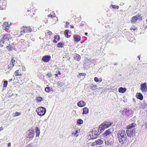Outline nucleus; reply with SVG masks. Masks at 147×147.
I'll list each match as a JSON object with an SVG mask.
<instances>
[{
	"mask_svg": "<svg viewBox=\"0 0 147 147\" xmlns=\"http://www.w3.org/2000/svg\"><path fill=\"white\" fill-rule=\"evenodd\" d=\"M116 137L118 139L119 142L121 144H125L127 141L126 133L123 130H119L118 132Z\"/></svg>",
	"mask_w": 147,
	"mask_h": 147,
	"instance_id": "1",
	"label": "nucleus"
},
{
	"mask_svg": "<svg viewBox=\"0 0 147 147\" xmlns=\"http://www.w3.org/2000/svg\"><path fill=\"white\" fill-rule=\"evenodd\" d=\"M89 133L88 137L91 139H96L100 134V132L98 131L97 128H93Z\"/></svg>",
	"mask_w": 147,
	"mask_h": 147,
	"instance_id": "2",
	"label": "nucleus"
},
{
	"mask_svg": "<svg viewBox=\"0 0 147 147\" xmlns=\"http://www.w3.org/2000/svg\"><path fill=\"white\" fill-rule=\"evenodd\" d=\"M12 38V37L11 36L10 34L5 33L3 34L2 38H0V42L1 43L4 44L5 41H9Z\"/></svg>",
	"mask_w": 147,
	"mask_h": 147,
	"instance_id": "3",
	"label": "nucleus"
},
{
	"mask_svg": "<svg viewBox=\"0 0 147 147\" xmlns=\"http://www.w3.org/2000/svg\"><path fill=\"white\" fill-rule=\"evenodd\" d=\"M32 31V28L30 27L23 26L21 28L20 33L21 35H23L26 33L31 32Z\"/></svg>",
	"mask_w": 147,
	"mask_h": 147,
	"instance_id": "4",
	"label": "nucleus"
},
{
	"mask_svg": "<svg viewBox=\"0 0 147 147\" xmlns=\"http://www.w3.org/2000/svg\"><path fill=\"white\" fill-rule=\"evenodd\" d=\"M36 111L39 115L43 116L46 113V109L43 107H40L36 109Z\"/></svg>",
	"mask_w": 147,
	"mask_h": 147,
	"instance_id": "5",
	"label": "nucleus"
},
{
	"mask_svg": "<svg viewBox=\"0 0 147 147\" xmlns=\"http://www.w3.org/2000/svg\"><path fill=\"white\" fill-rule=\"evenodd\" d=\"M26 137L29 139L32 138L34 136V133L33 130H29L26 132Z\"/></svg>",
	"mask_w": 147,
	"mask_h": 147,
	"instance_id": "6",
	"label": "nucleus"
},
{
	"mask_svg": "<svg viewBox=\"0 0 147 147\" xmlns=\"http://www.w3.org/2000/svg\"><path fill=\"white\" fill-rule=\"evenodd\" d=\"M123 113H125L127 116L131 117L133 115L132 111L129 109H125L123 111Z\"/></svg>",
	"mask_w": 147,
	"mask_h": 147,
	"instance_id": "7",
	"label": "nucleus"
},
{
	"mask_svg": "<svg viewBox=\"0 0 147 147\" xmlns=\"http://www.w3.org/2000/svg\"><path fill=\"white\" fill-rule=\"evenodd\" d=\"M114 131V128H111L109 129L104 132V133L103 134V136L104 137H106L108 135H109L112 133Z\"/></svg>",
	"mask_w": 147,
	"mask_h": 147,
	"instance_id": "8",
	"label": "nucleus"
},
{
	"mask_svg": "<svg viewBox=\"0 0 147 147\" xmlns=\"http://www.w3.org/2000/svg\"><path fill=\"white\" fill-rule=\"evenodd\" d=\"M135 130L134 129L130 130L127 129L126 131V132L127 136L131 138V137L133 136L134 134H135Z\"/></svg>",
	"mask_w": 147,
	"mask_h": 147,
	"instance_id": "9",
	"label": "nucleus"
},
{
	"mask_svg": "<svg viewBox=\"0 0 147 147\" xmlns=\"http://www.w3.org/2000/svg\"><path fill=\"white\" fill-rule=\"evenodd\" d=\"M6 1L5 0L0 1V9L3 10L5 9L6 6Z\"/></svg>",
	"mask_w": 147,
	"mask_h": 147,
	"instance_id": "10",
	"label": "nucleus"
},
{
	"mask_svg": "<svg viewBox=\"0 0 147 147\" xmlns=\"http://www.w3.org/2000/svg\"><path fill=\"white\" fill-rule=\"evenodd\" d=\"M51 58V57L50 55H45L42 57V60L45 62H47L50 60Z\"/></svg>",
	"mask_w": 147,
	"mask_h": 147,
	"instance_id": "11",
	"label": "nucleus"
},
{
	"mask_svg": "<svg viewBox=\"0 0 147 147\" xmlns=\"http://www.w3.org/2000/svg\"><path fill=\"white\" fill-rule=\"evenodd\" d=\"M6 49L8 50L9 51H12L15 49L16 48L14 45L13 43L9 44L8 46L6 47Z\"/></svg>",
	"mask_w": 147,
	"mask_h": 147,
	"instance_id": "12",
	"label": "nucleus"
},
{
	"mask_svg": "<svg viewBox=\"0 0 147 147\" xmlns=\"http://www.w3.org/2000/svg\"><path fill=\"white\" fill-rule=\"evenodd\" d=\"M141 90L143 92H146L147 91V87L146 83H144L141 85Z\"/></svg>",
	"mask_w": 147,
	"mask_h": 147,
	"instance_id": "13",
	"label": "nucleus"
},
{
	"mask_svg": "<svg viewBox=\"0 0 147 147\" xmlns=\"http://www.w3.org/2000/svg\"><path fill=\"white\" fill-rule=\"evenodd\" d=\"M104 124L103 123L101 124L99 127L98 128V131L100 132V133H102L104 130V129L106 128H105V126L104 125Z\"/></svg>",
	"mask_w": 147,
	"mask_h": 147,
	"instance_id": "14",
	"label": "nucleus"
},
{
	"mask_svg": "<svg viewBox=\"0 0 147 147\" xmlns=\"http://www.w3.org/2000/svg\"><path fill=\"white\" fill-rule=\"evenodd\" d=\"M73 129H75V131L72 132V134L73 135L75 136H78L79 135V134L80 132V130L78 128L75 129L74 128L72 129V130H73Z\"/></svg>",
	"mask_w": 147,
	"mask_h": 147,
	"instance_id": "15",
	"label": "nucleus"
},
{
	"mask_svg": "<svg viewBox=\"0 0 147 147\" xmlns=\"http://www.w3.org/2000/svg\"><path fill=\"white\" fill-rule=\"evenodd\" d=\"M77 104L79 107H83L85 106L86 103L84 101L81 100L79 102H78Z\"/></svg>",
	"mask_w": 147,
	"mask_h": 147,
	"instance_id": "16",
	"label": "nucleus"
},
{
	"mask_svg": "<svg viewBox=\"0 0 147 147\" xmlns=\"http://www.w3.org/2000/svg\"><path fill=\"white\" fill-rule=\"evenodd\" d=\"M73 58L75 60L79 61L81 59V57L79 55L75 53L74 55Z\"/></svg>",
	"mask_w": 147,
	"mask_h": 147,
	"instance_id": "17",
	"label": "nucleus"
},
{
	"mask_svg": "<svg viewBox=\"0 0 147 147\" xmlns=\"http://www.w3.org/2000/svg\"><path fill=\"white\" fill-rule=\"evenodd\" d=\"M103 123L104 124V125L105 127V128H106L109 127L112 124V123L110 121H105Z\"/></svg>",
	"mask_w": 147,
	"mask_h": 147,
	"instance_id": "18",
	"label": "nucleus"
},
{
	"mask_svg": "<svg viewBox=\"0 0 147 147\" xmlns=\"http://www.w3.org/2000/svg\"><path fill=\"white\" fill-rule=\"evenodd\" d=\"M74 41L77 42L80 41L81 39L80 36L78 35H74Z\"/></svg>",
	"mask_w": 147,
	"mask_h": 147,
	"instance_id": "19",
	"label": "nucleus"
},
{
	"mask_svg": "<svg viewBox=\"0 0 147 147\" xmlns=\"http://www.w3.org/2000/svg\"><path fill=\"white\" fill-rule=\"evenodd\" d=\"M36 133V137H38L40 134V130L37 127H36L34 129Z\"/></svg>",
	"mask_w": 147,
	"mask_h": 147,
	"instance_id": "20",
	"label": "nucleus"
},
{
	"mask_svg": "<svg viewBox=\"0 0 147 147\" xmlns=\"http://www.w3.org/2000/svg\"><path fill=\"white\" fill-rule=\"evenodd\" d=\"M136 96H137V98L140 100H143V96L142 94L140 93H138L136 94Z\"/></svg>",
	"mask_w": 147,
	"mask_h": 147,
	"instance_id": "21",
	"label": "nucleus"
},
{
	"mask_svg": "<svg viewBox=\"0 0 147 147\" xmlns=\"http://www.w3.org/2000/svg\"><path fill=\"white\" fill-rule=\"evenodd\" d=\"M57 38H57V41H59L60 39V38L59 35H55L54 36V39L53 40V42L54 43H57V41L56 40V39H57Z\"/></svg>",
	"mask_w": 147,
	"mask_h": 147,
	"instance_id": "22",
	"label": "nucleus"
},
{
	"mask_svg": "<svg viewBox=\"0 0 147 147\" xmlns=\"http://www.w3.org/2000/svg\"><path fill=\"white\" fill-rule=\"evenodd\" d=\"M136 124L135 123H132L129 124L127 126V129H128L131 130V129L135 126Z\"/></svg>",
	"mask_w": 147,
	"mask_h": 147,
	"instance_id": "23",
	"label": "nucleus"
},
{
	"mask_svg": "<svg viewBox=\"0 0 147 147\" xmlns=\"http://www.w3.org/2000/svg\"><path fill=\"white\" fill-rule=\"evenodd\" d=\"M126 90L125 88L120 87L119 89V92L123 93L125 92Z\"/></svg>",
	"mask_w": 147,
	"mask_h": 147,
	"instance_id": "24",
	"label": "nucleus"
},
{
	"mask_svg": "<svg viewBox=\"0 0 147 147\" xmlns=\"http://www.w3.org/2000/svg\"><path fill=\"white\" fill-rule=\"evenodd\" d=\"M69 30H66L64 31V34L65 36L67 38H69L70 36L68 34Z\"/></svg>",
	"mask_w": 147,
	"mask_h": 147,
	"instance_id": "25",
	"label": "nucleus"
},
{
	"mask_svg": "<svg viewBox=\"0 0 147 147\" xmlns=\"http://www.w3.org/2000/svg\"><path fill=\"white\" fill-rule=\"evenodd\" d=\"M88 111L89 110L88 109L87 107H84L83 109V112L82 114L83 115L86 114L88 113Z\"/></svg>",
	"mask_w": 147,
	"mask_h": 147,
	"instance_id": "26",
	"label": "nucleus"
},
{
	"mask_svg": "<svg viewBox=\"0 0 147 147\" xmlns=\"http://www.w3.org/2000/svg\"><path fill=\"white\" fill-rule=\"evenodd\" d=\"M64 45V43L63 42H59L57 45V46L59 48H62Z\"/></svg>",
	"mask_w": 147,
	"mask_h": 147,
	"instance_id": "27",
	"label": "nucleus"
},
{
	"mask_svg": "<svg viewBox=\"0 0 147 147\" xmlns=\"http://www.w3.org/2000/svg\"><path fill=\"white\" fill-rule=\"evenodd\" d=\"M42 98L41 97H36V99L37 102H40L42 100Z\"/></svg>",
	"mask_w": 147,
	"mask_h": 147,
	"instance_id": "28",
	"label": "nucleus"
},
{
	"mask_svg": "<svg viewBox=\"0 0 147 147\" xmlns=\"http://www.w3.org/2000/svg\"><path fill=\"white\" fill-rule=\"evenodd\" d=\"M90 88L92 90H95L97 88V86L94 85L93 84H91L90 86Z\"/></svg>",
	"mask_w": 147,
	"mask_h": 147,
	"instance_id": "29",
	"label": "nucleus"
},
{
	"mask_svg": "<svg viewBox=\"0 0 147 147\" xmlns=\"http://www.w3.org/2000/svg\"><path fill=\"white\" fill-rule=\"evenodd\" d=\"M138 20L137 17L136 16H133L131 20L132 22L135 23Z\"/></svg>",
	"mask_w": 147,
	"mask_h": 147,
	"instance_id": "30",
	"label": "nucleus"
},
{
	"mask_svg": "<svg viewBox=\"0 0 147 147\" xmlns=\"http://www.w3.org/2000/svg\"><path fill=\"white\" fill-rule=\"evenodd\" d=\"M147 107V103H145V102H144L141 104V107L142 109H144Z\"/></svg>",
	"mask_w": 147,
	"mask_h": 147,
	"instance_id": "31",
	"label": "nucleus"
},
{
	"mask_svg": "<svg viewBox=\"0 0 147 147\" xmlns=\"http://www.w3.org/2000/svg\"><path fill=\"white\" fill-rule=\"evenodd\" d=\"M58 86L60 87L64 85L65 84L64 82L62 81H59L57 82Z\"/></svg>",
	"mask_w": 147,
	"mask_h": 147,
	"instance_id": "32",
	"label": "nucleus"
},
{
	"mask_svg": "<svg viewBox=\"0 0 147 147\" xmlns=\"http://www.w3.org/2000/svg\"><path fill=\"white\" fill-rule=\"evenodd\" d=\"M3 26H5V29H7V28H9V26L8 24V23L7 22H5L4 23L3 25Z\"/></svg>",
	"mask_w": 147,
	"mask_h": 147,
	"instance_id": "33",
	"label": "nucleus"
},
{
	"mask_svg": "<svg viewBox=\"0 0 147 147\" xmlns=\"http://www.w3.org/2000/svg\"><path fill=\"white\" fill-rule=\"evenodd\" d=\"M52 89V88H51L50 87H47L45 88V90L46 92H49L51 91V89Z\"/></svg>",
	"mask_w": 147,
	"mask_h": 147,
	"instance_id": "34",
	"label": "nucleus"
},
{
	"mask_svg": "<svg viewBox=\"0 0 147 147\" xmlns=\"http://www.w3.org/2000/svg\"><path fill=\"white\" fill-rule=\"evenodd\" d=\"M96 143L97 144H101L103 143V141L101 140L98 139L96 141Z\"/></svg>",
	"mask_w": 147,
	"mask_h": 147,
	"instance_id": "35",
	"label": "nucleus"
},
{
	"mask_svg": "<svg viewBox=\"0 0 147 147\" xmlns=\"http://www.w3.org/2000/svg\"><path fill=\"white\" fill-rule=\"evenodd\" d=\"M14 65L13 64H11V63H10L8 65V69H9L10 70L12 69Z\"/></svg>",
	"mask_w": 147,
	"mask_h": 147,
	"instance_id": "36",
	"label": "nucleus"
},
{
	"mask_svg": "<svg viewBox=\"0 0 147 147\" xmlns=\"http://www.w3.org/2000/svg\"><path fill=\"white\" fill-rule=\"evenodd\" d=\"M105 144L107 145V146H110L111 144V142H109L108 140H105Z\"/></svg>",
	"mask_w": 147,
	"mask_h": 147,
	"instance_id": "37",
	"label": "nucleus"
},
{
	"mask_svg": "<svg viewBox=\"0 0 147 147\" xmlns=\"http://www.w3.org/2000/svg\"><path fill=\"white\" fill-rule=\"evenodd\" d=\"M110 7L111 8H113V9H118L119 8V6H116L115 5H113L111 4V6H110Z\"/></svg>",
	"mask_w": 147,
	"mask_h": 147,
	"instance_id": "38",
	"label": "nucleus"
},
{
	"mask_svg": "<svg viewBox=\"0 0 147 147\" xmlns=\"http://www.w3.org/2000/svg\"><path fill=\"white\" fill-rule=\"evenodd\" d=\"M77 124H82L83 123V121L82 119H79L77 120Z\"/></svg>",
	"mask_w": 147,
	"mask_h": 147,
	"instance_id": "39",
	"label": "nucleus"
},
{
	"mask_svg": "<svg viewBox=\"0 0 147 147\" xmlns=\"http://www.w3.org/2000/svg\"><path fill=\"white\" fill-rule=\"evenodd\" d=\"M137 17L138 20L139 19L140 20H142V17L141 16V14H138V15L136 16Z\"/></svg>",
	"mask_w": 147,
	"mask_h": 147,
	"instance_id": "40",
	"label": "nucleus"
},
{
	"mask_svg": "<svg viewBox=\"0 0 147 147\" xmlns=\"http://www.w3.org/2000/svg\"><path fill=\"white\" fill-rule=\"evenodd\" d=\"M8 84L7 81V80H5L4 82L3 83V87H6L7 85Z\"/></svg>",
	"mask_w": 147,
	"mask_h": 147,
	"instance_id": "41",
	"label": "nucleus"
},
{
	"mask_svg": "<svg viewBox=\"0 0 147 147\" xmlns=\"http://www.w3.org/2000/svg\"><path fill=\"white\" fill-rule=\"evenodd\" d=\"M19 71V70H18L16 71L15 72V73H16V75H15L16 76H21L22 75V74H18Z\"/></svg>",
	"mask_w": 147,
	"mask_h": 147,
	"instance_id": "42",
	"label": "nucleus"
},
{
	"mask_svg": "<svg viewBox=\"0 0 147 147\" xmlns=\"http://www.w3.org/2000/svg\"><path fill=\"white\" fill-rule=\"evenodd\" d=\"M46 34L47 35H49L50 36H51V35H52L53 33H52V32H51V31L49 30L48 31V32H47L46 33Z\"/></svg>",
	"mask_w": 147,
	"mask_h": 147,
	"instance_id": "43",
	"label": "nucleus"
},
{
	"mask_svg": "<svg viewBox=\"0 0 147 147\" xmlns=\"http://www.w3.org/2000/svg\"><path fill=\"white\" fill-rule=\"evenodd\" d=\"M15 61V60L13 58H12L11 61L10 62V63L11 64H13V65H14Z\"/></svg>",
	"mask_w": 147,
	"mask_h": 147,
	"instance_id": "44",
	"label": "nucleus"
},
{
	"mask_svg": "<svg viewBox=\"0 0 147 147\" xmlns=\"http://www.w3.org/2000/svg\"><path fill=\"white\" fill-rule=\"evenodd\" d=\"M86 75V74L84 73H80L78 75V77H80V76H85Z\"/></svg>",
	"mask_w": 147,
	"mask_h": 147,
	"instance_id": "45",
	"label": "nucleus"
},
{
	"mask_svg": "<svg viewBox=\"0 0 147 147\" xmlns=\"http://www.w3.org/2000/svg\"><path fill=\"white\" fill-rule=\"evenodd\" d=\"M85 23V22H82L80 23V27H82L84 25V24Z\"/></svg>",
	"mask_w": 147,
	"mask_h": 147,
	"instance_id": "46",
	"label": "nucleus"
},
{
	"mask_svg": "<svg viewBox=\"0 0 147 147\" xmlns=\"http://www.w3.org/2000/svg\"><path fill=\"white\" fill-rule=\"evenodd\" d=\"M21 115V113L20 112H16L15 113V114L14 115L15 117L19 115Z\"/></svg>",
	"mask_w": 147,
	"mask_h": 147,
	"instance_id": "47",
	"label": "nucleus"
},
{
	"mask_svg": "<svg viewBox=\"0 0 147 147\" xmlns=\"http://www.w3.org/2000/svg\"><path fill=\"white\" fill-rule=\"evenodd\" d=\"M47 75L49 78H50L52 76V74L51 73L49 72L47 74Z\"/></svg>",
	"mask_w": 147,
	"mask_h": 147,
	"instance_id": "48",
	"label": "nucleus"
},
{
	"mask_svg": "<svg viewBox=\"0 0 147 147\" xmlns=\"http://www.w3.org/2000/svg\"><path fill=\"white\" fill-rule=\"evenodd\" d=\"M94 80L95 82H99V80L96 77H95L94 78Z\"/></svg>",
	"mask_w": 147,
	"mask_h": 147,
	"instance_id": "49",
	"label": "nucleus"
},
{
	"mask_svg": "<svg viewBox=\"0 0 147 147\" xmlns=\"http://www.w3.org/2000/svg\"><path fill=\"white\" fill-rule=\"evenodd\" d=\"M66 26H65V27H66L67 28L68 27H67V26H68L69 24V23L68 22H66Z\"/></svg>",
	"mask_w": 147,
	"mask_h": 147,
	"instance_id": "50",
	"label": "nucleus"
},
{
	"mask_svg": "<svg viewBox=\"0 0 147 147\" xmlns=\"http://www.w3.org/2000/svg\"><path fill=\"white\" fill-rule=\"evenodd\" d=\"M22 71H25L26 70V68L25 67H22Z\"/></svg>",
	"mask_w": 147,
	"mask_h": 147,
	"instance_id": "51",
	"label": "nucleus"
},
{
	"mask_svg": "<svg viewBox=\"0 0 147 147\" xmlns=\"http://www.w3.org/2000/svg\"><path fill=\"white\" fill-rule=\"evenodd\" d=\"M48 16H49V17H51L52 18H53L54 17V16H53V15H52L51 14H49L48 15Z\"/></svg>",
	"mask_w": 147,
	"mask_h": 147,
	"instance_id": "52",
	"label": "nucleus"
},
{
	"mask_svg": "<svg viewBox=\"0 0 147 147\" xmlns=\"http://www.w3.org/2000/svg\"><path fill=\"white\" fill-rule=\"evenodd\" d=\"M58 75H60L61 74V72L59 71L58 72H57V74Z\"/></svg>",
	"mask_w": 147,
	"mask_h": 147,
	"instance_id": "53",
	"label": "nucleus"
},
{
	"mask_svg": "<svg viewBox=\"0 0 147 147\" xmlns=\"http://www.w3.org/2000/svg\"><path fill=\"white\" fill-rule=\"evenodd\" d=\"M11 146V143L9 142L7 144V146L8 147H9Z\"/></svg>",
	"mask_w": 147,
	"mask_h": 147,
	"instance_id": "54",
	"label": "nucleus"
},
{
	"mask_svg": "<svg viewBox=\"0 0 147 147\" xmlns=\"http://www.w3.org/2000/svg\"><path fill=\"white\" fill-rule=\"evenodd\" d=\"M3 127H2L0 128V131L3 129Z\"/></svg>",
	"mask_w": 147,
	"mask_h": 147,
	"instance_id": "55",
	"label": "nucleus"
},
{
	"mask_svg": "<svg viewBox=\"0 0 147 147\" xmlns=\"http://www.w3.org/2000/svg\"><path fill=\"white\" fill-rule=\"evenodd\" d=\"M58 74H55V77H58Z\"/></svg>",
	"mask_w": 147,
	"mask_h": 147,
	"instance_id": "56",
	"label": "nucleus"
},
{
	"mask_svg": "<svg viewBox=\"0 0 147 147\" xmlns=\"http://www.w3.org/2000/svg\"><path fill=\"white\" fill-rule=\"evenodd\" d=\"M1 43V44L0 45V47H3V45L2 44V43Z\"/></svg>",
	"mask_w": 147,
	"mask_h": 147,
	"instance_id": "57",
	"label": "nucleus"
},
{
	"mask_svg": "<svg viewBox=\"0 0 147 147\" xmlns=\"http://www.w3.org/2000/svg\"><path fill=\"white\" fill-rule=\"evenodd\" d=\"M95 145V143L94 142H93L92 143V146H94Z\"/></svg>",
	"mask_w": 147,
	"mask_h": 147,
	"instance_id": "58",
	"label": "nucleus"
},
{
	"mask_svg": "<svg viewBox=\"0 0 147 147\" xmlns=\"http://www.w3.org/2000/svg\"><path fill=\"white\" fill-rule=\"evenodd\" d=\"M102 79H101V78H100L99 80V81L100 82H101L102 81Z\"/></svg>",
	"mask_w": 147,
	"mask_h": 147,
	"instance_id": "59",
	"label": "nucleus"
},
{
	"mask_svg": "<svg viewBox=\"0 0 147 147\" xmlns=\"http://www.w3.org/2000/svg\"><path fill=\"white\" fill-rule=\"evenodd\" d=\"M70 27H71V28H74V26L73 25L71 26Z\"/></svg>",
	"mask_w": 147,
	"mask_h": 147,
	"instance_id": "60",
	"label": "nucleus"
},
{
	"mask_svg": "<svg viewBox=\"0 0 147 147\" xmlns=\"http://www.w3.org/2000/svg\"><path fill=\"white\" fill-rule=\"evenodd\" d=\"M12 80V79H10L9 80V82H11Z\"/></svg>",
	"mask_w": 147,
	"mask_h": 147,
	"instance_id": "61",
	"label": "nucleus"
},
{
	"mask_svg": "<svg viewBox=\"0 0 147 147\" xmlns=\"http://www.w3.org/2000/svg\"><path fill=\"white\" fill-rule=\"evenodd\" d=\"M138 57L139 58V60H140V56H138Z\"/></svg>",
	"mask_w": 147,
	"mask_h": 147,
	"instance_id": "62",
	"label": "nucleus"
},
{
	"mask_svg": "<svg viewBox=\"0 0 147 147\" xmlns=\"http://www.w3.org/2000/svg\"><path fill=\"white\" fill-rule=\"evenodd\" d=\"M145 127L147 129V123H146V124L145 125Z\"/></svg>",
	"mask_w": 147,
	"mask_h": 147,
	"instance_id": "63",
	"label": "nucleus"
},
{
	"mask_svg": "<svg viewBox=\"0 0 147 147\" xmlns=\"http://www.w3.org/2000/svg\"><path fill=\"white\" fill-rule=\"evenodd\" d=\"M85 34L86 35H87L88 34V33L86 32L85 33Z\"/></svg>",
	"mask_w": 147,
	"mask_h": 147,
	"instance_id": "64",
	"label": "nucleus"
}]
</instances>
